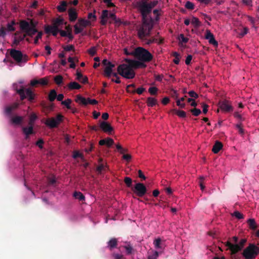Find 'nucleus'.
<instances>
[{
	"label": "nucleus",
	"mask_w": 259,
	"mask_h": 259,
	"mask_svg": "<svg viewBox=\"0 0 259 259\" xmlns=\"http://www.w3.org/2000/svg\"><path fill=\"white\" fill-rule=\"evenodd\" d=\"M148 0H137L134 3L135 7L137 8L141 13L143 19L142 24L138 29V35L141 39H145L150 35V32L153 28V24L151 20L146 18L152 9L155 7L157 4V1H153L149 3Z\"/></svg>",
	"instance_id": "nucleus-1"
},
{
	"label": "nucleus",
	"mask_w": 259,
	"mask_h": 259,
	"mask_svg": "<svg viewBox=\"0 0 259 259\" xmlns=\"http://www.w3.org/2000/svg\"><path fill=\"white\" fill-rule=\"evenodd\" d=\"M146 66V64L141 61L126 60L125 63L118 66L117 71L123 77L132 79L135 76V69L139 68H145Z\"/></svg>",
	"instance_id": "nucleus-2"
},
{
	"label": "nucleus",
	"mask_w": 259,
	"mask_h": 259,
	"mask_svg": "<svg viewBox=\"0 0 259 259\" xmlns=\"http://www.w3.org/2000/svg\"><path fill=\"white\" fill-rule=\"evenodd\" d=\"M13 88L16 91V93L20 95L21 101L26 98H27L28 100L30 102H32L34 100L35 95L30 88L25 89L23 86H21V88L19 89L17 83L13 84Z\"/></svg>",
	"instance_id": "nucleus-3"
},
{
	"label": "nucleus",
	"mask_w": 259,
	"mask_h": 259,
	"mask_svg": "<svg viewBox=\"0 0 259 259\" xmlns=\"http://www.w3.org/2000/svg\"><path fill=\"white\" fill-rule=\"evenodd\" d=\"M132 54L139 60L144 62H149L153 58L149 51L141 47L136 49Z\"/></svg>",
	"instance_id": "nucleus-4"
},
{
	"label": "nucleus",
	"mask_w": 259,
	"mask_h": 259,
	"mask_svg": "<svg viewBox=\"0 0 259 259\" xmlns=\"http://www.w3.org/2000/svg\"><path fill=\"white\" fill-rule=\"evenodd\" d=\"M259 253V247L250 244L243 251L242 255L245 259H253Z\"/></svg>",
	"instance_id": "nucleus-5"
},
{
	"label": "nucleus",
	"mask_w": 259,
	"mask_h": 259,
	"mask_svg": "<svg viewBox=\"0 0 259 259\" xmlns=\"http://www.w3.org/2000/svg\"><path fill=\"white\" fill-rule=\"evenodd\" d=\"M10 55L18 65L21 63H26L28 60L27 55L23 54L20 51L14 49L10 51Z\"/></svg>",
	"instance_id": "nucleus-6"
},
{
	"label": "nucleus",
	"mask_w": 259,
	"mask_h": 259,
	"mask_svg": "<svg viewBox=\"0 0 259 259\" xmlns=\"http://www.w3.org/2000/svg\"><path fill=\"white\" fill-rule=\"evenodd\" d=\"M29 25L28 21L22 20L20 23V27L21 30L25 33L26 36H33L36 32H38L36 28H28Z\"/></svg>",
	"instance_id": "nucleus-7"
},
{
	"label": "nucleus",
	"mask_w": 259,
	"mask_h": 259,
	"mask_svg": "<svg viewBox=\"0 0 259 259\" xmlns=\"http://www.w3.org/2000/svg\"><path fill=\"white\" fill-rule=\"evenodd\" d=\"M63 117L62 115L58 114L56 118L52 117L47 119L45 124L51 128L57 127L62 121Z\"/></svg>",
	"instance_id": "nucleus-8"
},
{
	"label": "nucleus",
	"mask_w": 259,
	"mask_h": 259,
	"mask_svg": "<svg viewBox=\"0 0 259 259\" xmlns=\"http://www.w3.org/2000/svg\"><path fill=\"white\" fill-rule=\"evenodd\" d=\"M103 63L105 66L104 68V75L106 77H111V76L116 77L117 73L113 72V68L114 67V65L108 62L107 60H104Z\"/></svg>",
	"instance_id": "nucleus-9"
},
{
	"label": "nucleus",
	"mask_w": 259,
	"mask_h": 259,
	"mask_svg": "<svg viewBox=\"0 0 259 259\" xmlns=\"http://www.w3.org/2000/svg\"><path fill=\"white\" fill-rule=\"evenodd\" d=\"M98 127L104 133L109 135L114 133V128L110 123L106 121H100Z\"/></svg>",
	"instance_id": "nucleus-10"
},
{
	"label": "nucleus",
	"mask_w": 259,
	"mask_h": 259,
	"mask_svg": "<svg viewBox=\"0 0 259 259\" xmlns=\"http://www.w3.org/2000/svg\"><path fill=\"white\" fill-rule=\"evenodd\" d=\"M134 193L139 197H143L147 193V188L145 186L141 183H137L132 188Z\"/></svg>",
	"instance_id": "nucleus-11"
},
{
	"label": "nucleus",
	"mask_w": 259,
	"mask_h": 259,
	"mask_svg": "<svg viewBox=\"0 0 259 259\" xmlns=\"http://www.w3.org/2000/svg\"><path fill=\"white\" fill-rule=\"evenodd\" d=\"M219 106L220 109L225 112H229L233 111V107L231 104L227 100H224L220 102Z\"/></svg>",
	"instance_id": "nucleus-12"
},
{
	"label": "nucleus",
	"mask_w": 259,
	"mask_h": 259,
	"mask_svg": "<svg viewBox=\"0 0 259 259\" xmlns=\"http://www.w3.org/2000/svg\"><path fill=\"white\" fill-rule=\"evenodd\" d=\"M225 245L228 247V248L230 250L231 254H234L239 251L241 250V247H240L237 244H233L229 241H227L225 243Z\"/></svg>",
	"instance_id": "nucleus-13"
},
{
	"label": "nucleus",
	"mask_w": 259,
	"mask_h": 259,
	"mask_svg": "<svg viewBox=\"0 0 259 259\" xmlns=\"http://www.w3.org/2000/svg\"><path fill=\"white\" fill-rule=\"evenodd\" d=\"M45 31L47 34L52 33L53 36H56L60 32V29L56 26L46 25L45 26Z\"/></svg>",
	"instance_id": "nucleus-14"
},
{
	"label": "nucleus",
	"mask_w": 259,
	"mask_h": 259,
	"mask_svg": "<svg viewBox=\"0 0 259 259\" xmlns=\"http://www.w3.org/2000/svg\"><path fill=\"white\" fill-rule=\"evenodd\" d=\"M205 37L208 40L209 44L213 45L215 47H218V43L215 40L213 34L210 32V30H206Z\"/></svg>",
	"instance_id": "nucleus-15"
},
{
	"label": "nucleus",
	"mask_w": 259,
	"mask_h": 259,
	"mask_svg": "<svg viewBox=\"0 0 259 259\" xmlns=\"http://www.w3.org/2000/svg\"><path fill=\"white\" fill-rule=\"evenodd\" d=\"M108 169L106 163L104 162L102 159L98 158V174L106 171Z\"/></svg>",
	"instance_id": "nucleus-16"
},
{
	"label": "nucleus",
	"mask_w": 259,
	"mask_h": 259,
	"mask_svg": "<svg viewBox=\"0 0 259 259\" xmlns=\"http://www.w3.org/2000/svg\"><path fill=\"white\" fill-rule=\"evenodd\" d=\"M19 103L15 102L11 105L7 106L5 108V113L7 115L10 116L12 114L13 110L16 109L18 108Z\"/></svg>",
	"instance_id": "nucleus-17"
},
{
	"label": "nucleus",
	"mask_w": 259,
	"mask_h": 259,
	"mask_svg": "<svg viewBox=\"0 0 259 259\" xmlns=\"http://www.w3.org/2000/svg\"><path fill=\"white\" fill-rule=\"evenodd\" d=\"M75 101L83 106H87L88 105V98H85L80 95H77L76 96Z\"/></svg>",
	"instance_id": "nucleus-18"
},
{
	"label": "nucleus",
	"mask_w": 259,
	"mask_h": 259,
	"mask_svg": "<svg viewBox=\"0 0 259 259\" xmlns=\"http://www.w3.org/2000/svg\"><path fill=\"white\" fill-rule=\"evenodd\" d=\"M114 144V141L112 139L110 138H107L102 140H101L99 144L101 146L106 145L108 147H110Z\"/></svg>",
	"instance_id": "nucleus-19"
},
{
	"label": "nucleus",
	"mask_w": 259,
	"mask_h": 259,
	"mask_svg": "<svg viewBox=\"0 0 259 259\" xmlns=\"http://www.w3.org/2000/svg\"><path fill=\"white\" fill-rule=\"evenodd\" d=\"M26 37V35H20L17 36V33H15V37H14L12 46H16L19 44L20 41L23 40Z\"/></svg>",
	"instance_id": "nucleus-20"
},
{
	"label": "nucleus",
	"mask_w": 259,
	"mask_h": 259,
	"mask_svg": "<svg viewBox=\"0 0 259 259\" xmlns=\"http://www.w3.org/2000/svg\"><path fill=\"white\" fill-rule=\"evenodd\" d=\"M69 20L71 22L75 21L77 17V13L74 9H70L68 10Z\"/></svg>",
	"instance_id": "nucleus-21"
},
{
	"label": "nucleus",
	"mask_w": 259,
	"mask_h": 259,
	"mask_svg": "<svg viewBox=\"0 0 259 259\" xmlns=\"http://www.w3.org/2000/svg\"><path fill=\"white\" fill-rule=\"evenodd\" d=\"M23 133L26 136V139L28 138L29 135L33 134V127L29 125L28 127H24L22 128Z\"/></svg>",
	"instance_id": "nucleus-22"
},
{
	"label": "nucleus",
	"mask_w": 259,
	"mask_h": 259,
	"mask_svg": "<svg viewBox=\"0 0 259 259\" xmlns=\"http://www.w3.org/2000/svg\"><path fill=\"white\" fill-rule=\"evenodd\" d=\"M76 79L82 83H85L88 82L87 77H83L81 73L79 71V69L76 71Z\"/></svg>",
	"instance_id": "nucleus-23"
},
{
	"label": "nucleus",
	"mask_w": 259,
	"mask_h": 259,
	"mask_svg": "<svg viewBox=\"0 0 259 259\" xmlns=\"http://www.w3.org/2000/svg\"><path fill=\"white\" fill-rule=\"evenodd\" d=\"M23 117L22 116H16L12 117L11 122L15 124L19 125L22 123Z\"/></svg>",
	"instance_id": "nucleus-24"
},
{
	"label": "nucleus",
	"mask_w": 259,
	"mask_h": 259,
	"mask_svg": "<svg viewBox=\"0 0 259 259\" xmlns=\"http://www.w3.org/2000/svg\"><path fill=\"white\" fill-rule=\"evenodd\" d=\"M109 15V12L107 10H104L103 11L102 16H101V23L102 25H105L106 24L107 22V18Z\"/></svg>",
	"instance_id": "nucleus-25"
},
{
	"label": "nucleus",
	"mask_w": 259,
	"mask_h": 259,
	"mask_svg": "<svg viewBox=\"0 0 259 259\" xmlns=\"http://www.w3.org/2000/svg\"><path fill=\"white\" fill-rule=\"evenodd\" d=\"M78 23L82 28L91 25V21L86 19H79Z\"/></svg>",
	"instance_id": "nucleus-26"
},
{
	"label": "nucleus",
	"mask_w": 259,
	"mask_h": 259,
	"mask_svg": "<svg viewBox=\"0 0 259 259\" xmlns=\"http://www.w3.org/2000/svg\"><path fill=\"white\" fill-rule=\"evenodd\" d=\"M68 87L70 90H78L81 88V85L77 82L73 81L68 84Z\"/></svg>",
	"instance_id": "nucleus-27"
},
{
	"label": "nucleus",
	"mask_w": 259,
	"mask_h": 259,
	"mask_svg": "<svg viewBox=\"0 0 259 259\" xmlns=\"http://www.w3.org/2000/svg\"><path fill=\"white\" fill-rule=\"evenodd\" d=\"M73 197L76 199L79 200V201H83L85 200V197L83 195V194L78 191H75L73 193Z\"/></svg>",
	"instance_id": "nucleus-28"
},
{
	"label": "nucleus",
	"mask_w": 259,
	"mask_h": 259,
	"mask_svg": "<svg viewBox=\"0 0 259 259\" xmlns=\"http://www.w3.org/2000/svg\"><path fill=\"white\" fill-rule=\"evenodd\" d=\"M37 119V116L35 113H32L29 116L28 125L33 127L35 121Z\"/></svg>",
	"instance_id": "nucleus-29"
},
{
	"label": "nucleus",
	"mask_w": 259,
	"mask_h": 259,
	"mask_svg": "<svg viewBox=\"0 0 259 259\" xmlns=\"http://www.w3.org/2000/svg\"><path fill=\"white\" fill-rule=\"evenodd\" d=\"M223 147L222 144L221 142H217L212 148V151L214 153H217L222 149Z\"/></svg>",
	"instance_id": "nucleus-30"
},
{
	"label": "nucleus",
	"mask_w": 259,
	"mask_h": 259,
	"mask_svg": "<svg viewBox=\"0 0 259 259\" xmlns=\"http://www.w3.org/2000/svg\"><path fill=\"white\" fill-rule=\"evenodd\" d=\"M64 23V20L63 19L56 18L54 19L53 21V25L52 26H56V28H58L60 25H63Z\"/></svg>",
	"instance_id": "nucleus-31"
},
{
	"label": "nucleus",
	"mask_w": 259,
	"mask_h": 259,
	"mask_svg": "<svg viewBox=\"0 0 259 259\" xmlns=\"http://www.w3.org/2000/svg\"><path fill=\"white\" fill-rule=\"evenodd\" d=\"M67 3L65 1L61 2L60 5L57 7V9L59 12H64L66 10Z\"/></svg>",
	"instance_id": "nucleus-32"
},
{
	"label": "nucleus",
	"mask_w": 259,
	"mask_h": 259,
	"mask_svg": "<svg viewBox=\"0 0 259 259\" xmlns=\"http://www.w3.org/2000/svg\"><path fill=\"white\" fill-rule=\"evenodd\" d=\"M16 25V22L15 20L12 21L10 23H8L7 25L6 30L8 31H14L15 30V28L14 27V25Z\"/></svg>",
	"instance_id": "nucleus-33"
},
{
	"label": "nucleus",
	"mask_w": 259,
	"mask_h": 259,
	"mask_svg": "<svg viewBox=\"0 0 259 259\" xmlns=\"http://www.w3.org/2000/svg\"><path fill=\"white\" fill-rule=\"evenodd\" d=\"M117 244V240L116 238H112L108 243V246L110 249L116 247Z\"/></svg>",
	"instance_id": "nucleus-34"
},
{
	"label": "nucleus",
	"mask_w": 259,
	"mask_h": 259,
	"mask_svg": "<svg viewBox=\"0 0 259 259\" xmlns=\"http://www.w3.org/2000/svg\"><path fill=\"white\" fill-rule=\"evenodd\" d=\"M247 223L249 225V227L250 229L252 230H255L257 228V225L255 223L254 219H249L247 220Z\"/></svg>",
	"instance_id": "nucleus-35"
},
{
	"label": "nucleus",
	"mask_w": 259,
	"mask_h": 259,
	"mask_svg": "<svg viewBox=\"0 0 259 259\" xmlns=\"http://www.w3.org/2000/svg\"><path fill=\"white\" fill-rule=\"evenodd\" d=\"M147 105L149 107H153L157 104V100L152 97H149L147 101Z\"/></svg>",
	"instance_id": "nucleus-36"
},
{
	"label": "nucleus",
	"mask_w": 259,
	"mask_h": 259,
	"mask_svg": "<svg viewBox=\"0 0 259 259\" xmlns=\"http://www.w3.org/2000/svg\"><path fill=\"white\" fill-rule=\"evenodd\" d=\"M49 100L50 102H53L57 97V93L55 90L51 91L49 94Z\"/></svg>",
	"instance_id": "nucleus-37"
},
{
	"label": "nucleus",
	"mask_w": 259,
	"mask_h": 259,
	"mask_svg": "<svg viewBox=\"0 0 259 259\" xmlns=\"http://www.w3.org/2000/svg\"><path fill=\"white\" fill-rule=\"evenodd\" d=\"M238 31H240L239 32H238L239 37H242L247 33L248 29L247 27H244L240 29H239Z\"/></svg>",
	"instance_id": "nucleus-38"
},
{
	"label": "nucleus",
	"mask_w": 259,
	"mask_h": 259,
	"mask_svg": "<svg viewBox=\"0 0 259 259\" xmlns=\"http://www.w3.org/2000/svg\"><path fill=\"white\" fill-rule=\"evenodd\" d=\"M71 102L72 100L70 99H67L62 101L61 104L65 106L68 109H71V106H70Z\"/></svg>",
	"instance_id": "nucleus-39"
},
{
	"label": "nucleus",
	"mask_w": 259,
	"mask_h": 259,
	"mask_svg": "<svg viewBox=\"0 0 259 259\" xmlns=\"http://www.w3.org/2000/svg\"><path fill=\"white\" fill-rule=\"evenodd\" d=\"M178 39L181 44H186L189 40V39L187 37H185L184 35L183 34H181L180 35H179L178 37Z\"/></svg>",
	"instance_id": "nucleus-40"
},
{
	"label": "nucleus",
	"mask_w": 259,
	"mask_h": 259,
	"mask_svg": "<svg viewBox=\"0 0 259 259\" xmlns=\"http://www.w3.org/2000/svg\"><path fill=\"white\" fill-rule=\"evenodd\" d=\"M123 248L125 249L127 254H131L132 253L133 251V248L130 244H128L126 245H124Z\"/></svg>",
	"instance_id": "nucleus-41"
},
{
	"label": "nucleus",
	"mask_w": 259,
	"mask_h": 259,
	"mask_svg": "<svg viewBox=\"0 0 259 259\" xmlns=\"http://www.w3.org/2000/svg\"><path fill=\"white\" fill-rule=\"evenodd\" d=\"M173 56L175 57V59H174V62L176 64H178L180 60V55L177 52H174Z\"/></svg>",
	"instance_id": "nucleus-42"
},
{
	"label": "nucleus",
	"mask_w": 259,
	"mask_h": 259,
	"mask_svg": "<svg viewBox=\"0 0 259 259\" xmlns=\"http://www.w3.org/2000/svg\"><path fill=\"white\" fill-rule=\"evenodd\" d=\"M161 242V240L160 238H158L155 239L153 242L155 247L157 249L161 248V246H160Z\"/></svg>",
	"instance_id": "nucleus-43"
},
{
	"label": "nucleus",
	"mask_w": 259,
	"mask_h": 259,
	"mask_svg": "<svg viewBox=\"0 0 259 259\" xmlns=\"http://www.w3.org/2000/svg\"><path fill=\"white\" fill-rule=\"evenodd\" d=\"M185 7L186 9L188 10H193L194 9V5L193 3L190 1H187L185 5Z\"/></svg>",
	"instance_id": "nucleus-44"
},
{
	"label": "nucleus",
	"mask_w": 259,
	"mask_h": 259,
	"mask_svg": "<svg viewBox=\"0 0 259 259\" xmlns=\"http://www.w3.org/2000/svg\"><path fill=\"white\" fill-rule=\"evenodd\" d=\"M29 26L28 28H36V26L37 25V22L34 21L32 19H30L29 22H28Z\"/></svg>",
	"instance_id": "nucleus-45"
},
{
	"label": "nucleus",
	"mask_w": 259,
	"mask_h": 259,
	"mask_svg": "<svg viewBox=\"0 0 259 259\" xmlns=\"http://www.w3.org/2000/svg\"><path fill=\"white\" fill-rule=\"evenodd\" d=\"M54 81L56 84L59 85L63 81V77L61 75L56 76L54 78Z\"/></svg>",
	"instance_id": "nucleus-46"
},
{
	"label": "nucleus",
	"mask_w": 259,
	"mask_h": 259,
	"mask_svg": "<svg viewBox=\"0 0 259 259\" xmlns=\"http://www.w3.org/2000/svg\"><path fill=\"white\" fill-rule=\"evenodd\" d=\"M191 22L195 27H198L200 25V22L199 21V19L196 17H193Z\"/></svg>",
	"instance_id": "nucleus-47"
},
{
	"label": "nucleus",
	"mask_w": 259,
	"mask_h": 259,
	"mask_svg": "<svg viewBox=\"0 0 259 259\" xmlns=\"http://www.w3.org/2000/svg\"><path fill=\"white\" fill-rule=\"evenodd\" d=\"M175 111L176 112L177 115L180 117L184 118L186 116V112L184 111L175 110Z\"/></svg>",
	"instance_id": "nucleus-48"
},
{
	"label": "nucleus",
	"mask_w": 259,
	"mask_h": 259,
	"mask_svg": "<svg viewBox=\"0 0 259 259\" xmlns=\"http://www.w3.org/2000/svg\"><path fill=\"white\" fill-rule=\"evenodd\" d=\"M158 256V253L156 251H152V254H149L148 256V259H156Z\"/></svg>",
	"instance_id": "nucleus-49"
},
{
	"label": "nucleus",
	"mask_w": 259,
	"mask_h": 259,
	"mask_svg": "<svg viewBox=\"0 0 259 259\" xmlns=\"http://www.w3.org/2000/svg\"><path fill=\"white\" fill-rule=\"evenodd\" d=\"M101 2L104 3L108 7H114L115 5L112 3L111 0H100Z\"/></svg>",
	"instance_id": "nucleus-50"
},
{
	"label": "nucleus",
	"mask_w": 259,
	"mask_h": 259,
	"mask_svg": "<svg viewBox=\"0 0 259 259\" xmlns=\"http://www.w3.org/2000/svg\"><path fill=\"white\" fill-rule=\"evenodd\" d=\"M42 34H43V33L42 31H39L37 32V34L36 36L35 37L34 40V43L35 44H38V39L41 38Z\"/></svg>",
	"instance_id": "nucleus-51"
},
{
	"label": "nucleus",
	"mask_w": 259,
	"mask_h": 259,
	"mask_svg": "<svg viewBox=\"0 0 259 259\" xmlns=\"http://www.w3.org/2000/svg\"><path fill=\"white\" fill-rule=\"evenodd\" d=\"M124 182L128 187H130L132 185V180L129 177H125Z\"/></svg>",
	"instance_id": "nucleus-52"
},
{
	"label": "nucleus",
	"mask_w": 259,
	"mask_h": 259,
	"mask_svg": "<svg viewBox=\"0 0 259 259\" xmlns=\"http://www.w3.org/2000/svg\"><path fill=\"white\" fill-rule=\"evenodd\" d=\"M83 31V28L78 27L77 24L74 25V32L75 34L81 33Z\"/></svg>",
	"instance_id": "nucleus-53"
},
{
	"label": "nucleus",
	"mask_w": 259,
	"mask_h": 259,
	"mask_svg": "<svg viewBox=\"0 0 259 259\" xmlns=\"http://www.w3.org/2000/svg\"><path fill=\"white\" fill-rule=\"evenodd\" d=\"M72 157L73 158H75V159L78 158V157H80V158H82L83 155L82 154L79 153L78 151H74L73 153Z\"/></svg>",
	"instance_id": "nucleus-54"
},
{
	"label": "nucleus",
	"mask_w": 259,
	"mask_h": 259,
	"mask_svg": "<svg viewBox=\"0 0 259 259\" xmlns=\"http://www.w3.org/2000/svg\"><path fill=\"white\" fill-rule=\"evenodd\" d=\"M63 49L67 52L70 51H74V47L73 45H67L63 47Z\"/></svg>",
	"instance_id": "nucleus-55"
},
{
	"label": "nucleus",
	"mask_w": 259,
	"mask_h": 259,
	"mask_svg": "<svg viewBox=\"0 0 259 259\" xmlns=\"http://www.w3.org/2000/svg\"><path fill=\"white\" fill-rule=\"evenodd\" d=\"M191 112L192 113L193 115L195 116H198L200 113L201 110L199 109L194 108L191 110Z\"/></svg>",
	"instance_id": "nucleus-56"
},
{
	"label": "nucleus",
	"mask_w": 259,
	"mask_h": 259,
	"mask_svg": "<svg viewBox=\"0 0 259 259\" xmlns=\"http://www.w3.org/2000/svg\"><path fill=\"white\" fill-rule=\"evenodd\" d=\"M158 89L156 87H151L149 89L148 91L151 95H155L157 94Z\"/></svg>",
	"instance_id": "nucleus-57"
},
{
	"label": "nucleus",
	"mask_w": 259,
	"mask_h": 259,
	"mask_svg": "<svg viewBox=\"0 0 259 259\" xmlns=\"http://www.w3.org/2000/svg\"><path fill=\"white\" fill-rule=\"evenodd\" d=\"M38 80L39 84H41L42 85H47L48 83V80L47 79H46L45 78H40V79H38Z\"/></svg>",
	"instance_id": "nucleus-58"
},
{
	"label": "nucleus",
	"mask_w": 259,
	"mask_h": 259,
	"mask_svg": "<svg viewBox=\"0 0 259 259\" xmlns=\"http://www.w3.org/2000/svg\"><path fill=\"white\" fill-rule=\"evenodd\" d=\"M6 35V29L5 27H1L0 28V36L5 37Z\"/></svg>",
	"instance_id": "nucleus-59"
},
{
	"label": "nucleus",
	"mask_w": 259,
	"mask_h": 259,
	"mask_svg": "<svg viewBox=\"0 0 259 259\" xmlns=\"http://www.w3.org/2000/svg\"><path fill=\"white\" fill-rule=\"evenodd\" d=\"M233 215L235 217L238 219H241L243 218V214L238 211L234 212Z\"/></svg>",
	"instance_id": "nucleus-60"
},
{
	"label": "nucleus",
	"mask_w": 259,
	"mask_h": 259,
	"mask_svg": "<svg viewBox=\"0 0 259 259\" xmlns=\"http://www.w3.org/2000/svg\"><path fill=\"white\" fill-rule=\"evenodd\" d=\"M204 178L203 177H200L199 183L200 186V188L201 190H204L205 189V186L203 184V181L204 180Z\"/></svg>",
	"instance_id": "nucleus-61"
},
{
	"label": "nucleus",
	"mask_w": 259,
	"mask_h": 259,
	"mask_svg": "<svg viewBox=\"0 0 259 259\" xmlns=\"http://www.w3.org/2000/svg\"><path fill=\"white\" fill-rule=\"evenodd\" d=\"M122 159L127 162H129L132 159V156L129 154H123L122 156Z\"/></svg>",
	"instance_id": "nucleus-62"
},
{
	"label": "nucleus",
	"mask_w": 259,
	"mask_h": 259,
	"mask_svg": "<svg viewBox=\"0 0 259 259\" xmlns=\"http://www.w3.org/2000/svg\"><path fill=\"white\" fill-rule=\"evenodd\" d=\"M96 51L97 49L96 47H93L88 50L89 54L91 56H94L96 54Z\"/></svg>",
	"instance_id": "nucleus-63"
},
{
	"label": "nucleus",
	"mask_w": 259,
	"mask_h": 259,
	"mask_svg": "<svg viewBox=\"0 0 259 259\" xmlns=\"http://www.w3.org/2000/svg\"><path fill=\"white\" fill-rule=\"evenodd\" d=\"M188 94L192 98H194L196 99V98H197L198 97V94L196 92L193 91H189L188 92Z\"/></svg>",
	"instance_id": "nucleus-64"
}]
</instances>
